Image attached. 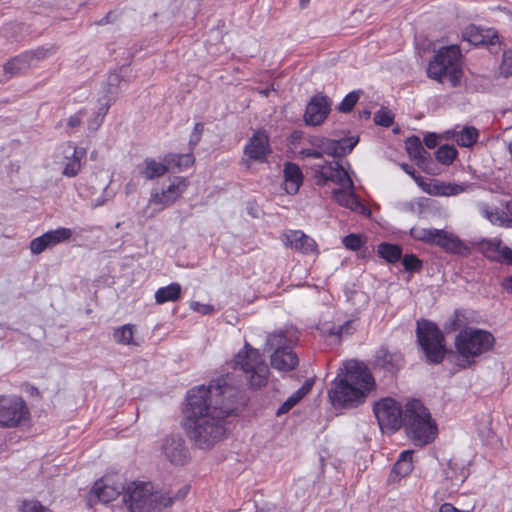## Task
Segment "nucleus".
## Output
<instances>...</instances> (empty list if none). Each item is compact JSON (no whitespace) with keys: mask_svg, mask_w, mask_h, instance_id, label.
<instances>
[{"mask_svg":"<svg viewBox=\"0 0 512 512\" xmlns=\"http://www.w3.org/2000/svg\"><path fill=\"white\" fill-rule=\"evenodd\" d=\"M377 252L388 263L394 264L402 257V248L397 244L383 242L378 245Z\"/></svg>","mask_w":512,"mask_h":512,"instance_id":"31","label":"nucleus"},{"mask_svg":"<svg viewBox=\"0 0 512 512\" xmlns=\"http://www.w3.org/2000/svg\"><path fill=\"white\" fill-rule=\"evenodd\" d=\"M189 183L185 177H175L167 189L161 193H152L150 202L161 205L173 204L187 189Z\"/></svg>","mask_w":512,"mask_h":512,"instance_id":"19","label":"nucleus"},{"mask_svg":"<svg viewBox=\"0 0 512 512\" xmlns=\"http://www.w3.org/2000/svg\"><path fill=\"white\" fill-rule=\"evenodd\" d=\"M194 161L195 159L192 153H169L164 157V162L168 165V171L170 169H178L179 171L186 170L194 164Z\"/></svg>","mask_w":512,"mask_h":512,"instance_id":"30","label":"nucleus"},{"mask_svg":"<svg viewBox=\"0 0 512 512\" xmlns=\"http://www.w3.org/2000/svg\"><path fill=\"white\" fill-rule=\"evenodd\" d=\"M484 215L493 225L512 228V225L509 223L511 219L509 218V213L506 208L505 210L499 208H487L484 210Z\"/></svg>","mask_w":512,"mask_h":512,"instance_id":"33","label":"nucleus"},{"mask_svg":"<svg viewBox=\"0 0 512 512\" xmlns=\"http://www.w3.org/2000/svg\"><path fill=\"white\" fill-rule=\"evenodd\" d=\"M405 171L408 174H410L418 183L420 182L419 180H422L421 176H416L414 169H412V168H411V170L408 169V165L405 166Z\"/></svg>","mask_w":512,"mask_h":512,"instance_id":"62","label":"nucleus"},{"mask_svg":"<svg viewBox=\"0 0 512 512\" xmlns=\"http://www.w3.org/2000/svg\"><path fill=\"white\" fill-rule=\"evenodd\" d=\"M168 172V165L163 161L157 162L152 158H146L143 161L142 168L140 170V174L146 180H153L165 175Z\"/></svg>","mask_w":512,"mask_h":512,"instance_id":"28","label":"nucleus"},{"mask_svg":"<svg viewBox=\"0 0 512 512\" xmlns=\"http://www.w3.org/2000/svg\"><path fill=\"white\" fill-rule=\"evenodd\" d=\"M21 512H54L53 510L43 506L38 500H23L20 506Z\"/></svg>","mask_w":512,"mask_h":512,"instance_id":"46","label":"nucleus"},{"mask_svg":"<svg viewBox=\"0 0 512 512\" xmlns=\"http://www.w3.org/2000/svg\"><path fill=\"white\" fill-rule=\"evenodd\" d=\"M462 38L474 46H495L500 44L498 32L494 28H485L470 24L462 31Z\"/></svg>","mask_w":512,"mask_h":512,"instance_id":"16","label":"nucleus"},{"mask_svg":"<svg viewBox=\"0 0 512 512\" xmlns=\"http://www.w3.org/2000/svg\"><path fill=\"white\" fill-rule=\"evenodd\" d=\"M403 422L408 437L416 446L431 443L437 435V425L420 400L412 399L406 403Z\"/></svg>","mask_w":512,"mask_h":512,"instance_id":"4","label":"nucleus"},{"mask_svg":"<svg viewBox=\"0 0 512 512\" xmlns=\"http://www.w3.org/2000/svg\"><path fill=\"white\" fill-rule=\"evenodd\" d=\"M285 342L286 338L283 333L274 334L269 338L270 346H276L271 355V366L276 370L288 372L298 366L299 359L292 347L286 345Z\"/></svg>","mask_w":512,"mask_h":512,"instance_id":"12","label":"nucleus"},{"mask_svg":"<svg viewBox=\"0 0 512 512\" xmlns=\"http://www.w3.org/2000/svg\"><path fill=\"white\" fill-rule=\"evenodd\" d=\"M299 154L303 158L320 159V158L323 157L322 151L316 149L315 147H313V148H303V149L300 150Z\"/></svg>","mask_w":512,"mask_h":512,"instance_id":"54","label":"nucleus"},{"mask_svg":"<svg viewBox=\"0 0 512 512\" xmlns=\"http://www.w3.org/2000/svg\"><path fill=\"white\" fill-rule=\"evenodd\" d=\"M312 382L307 380L296 392H294L290 398L295 400L297 404L303 397H305L312 389Z\"/></svg>","mask_w":512,"mask_h":512,"instance_id":"52","label":"nucleus"},{"mask_svg":"<svg viewBox=\"0 0 512 512\" xmlns=\"http://www.w3.org/2000/svg\"><path fill=\"white\" fill-rule=\"evenodd\" d=\"M373 412L382 430H398L404 421L402 406L391 397L381 398L373 405Z\"/></svg>","mask_w":512,"mask_h":512,"instance_id":"10","label":"nucleus"},{"mask_svg":"<svg viewBox=\"0 0 512 512\" xmlns=\"http://www.w3.org/2000/svg\"><path fill=\"white\" fill-rule=\"evenodd\" d=\"M438 512H471L470 510H460L451 503H443Z\"/></svg>","mask_w":512,"mask_h":512,"instance_id":"59","label":"nucleus"},{"mask_svg":"<svg viewBox=\"0 0 512 512\" xmlns=\"http://www.w3.org/2000/svg\"><path fill=\"white\" fill-rule=\"evenodd\" d=\"M505 208L508 210L509 218L511 219L509 223L512 225V200L506 203Z\"/></svg>","mask_w":512,"mask_h":512,"instance_id":"63","label":"nucleus"},{"mask_svg":"<svg viewBox=\"0 0 512 512\" xmlns=\"http://www.w3.org/2000/svg\"><path fill=\"white\" fill-rule=\"evenodd\" d=\"M335 201L346 208L355 212H363L366 210L357 195L351 190L335 189L333 191Z\"/></svg>","mask_w":512,"mask_h":512,"instance_id":"26","label":"nucleus"},{"mask_svg":"<svg viewBox=\"0 0 512 512\" xmlns=\"http://www.w3.org/2000/svg\"><path fill=\"white\" fill-rule=\"evenodd\" d=\"M29 55H25L24 53H21L20 55L14 57L10 61H8L4 65V72L6 75H9L10 77L17 75L21 73L22 71L28 69L31 67V64L28 60Z\"/></svg>","mask_w":512,"mask_h":512,"instance_id":"32","label":"nucleus"},{"mask_svg":"<svg viewBox=\"0 0 512 512\" xmlns=\"http://www.w3.org/2000/svg\"><path fill=\"white\" fill-rule=\"evenodd\" d=\"M46 233L42 234L39 237L34 238L30 242V250L31 253L34 255L41 254L43 251H45L47 248H51L49 244V240L47 239Z\"/></svg>","mask_w":512,"mask_h":512,"instance_id":"44","label":"nucleus"},{"mask_svg":"<svg viewBox=\"0 0 512 512\" xmlns=\"http://www.w3.org/2000/svg\"><path fill=\"white\" fill-rule=\"evenodd\" d=\"M438 229L436 228H420V229H412L411 235L414 239L418 241H422L427 244H433L435 236H437Z\"/></svg>","mask_w":512,"mask_h":512,"instance_id":"40","label":"nucleus"},{"mask_svg":"<svg viewBox=\"0 0 512 512\" xmlns=\"http://www.w3.org/2000/svg\"><path fill=\"white\" fill-rule=\"evenodd\" d=\"M344 247L351 251H358L364 245V240L358 234L351 233L342 239Z\"/></svg>","mask_w":512,"mask_h":512,"instance_id":"47","label":"nucleus"},{"mask_svg":"<svg viewBox=\"0 0 512 512\" xmlns=\"http://www.w3.org/2000/svg\"><path fill=\"white\" fill-rule=\"evenodd\" d=\"M416 337L428 364L443 362L447 354L446 339L434 322L426 319L417 321Z\"/></svg>","mask_w":512,"mask_h":512,"instance_id":"7","label":"nucleus"},{"mask_svg":"<svg viewBox=\"0 0 512 512\" xmlns=\"http://www.w3.org/2000/svg\"><path fill=\"white\" fill-rule=\"evenodd\" d=\"M181 297V286L177 282L170 283L167 286L160 287L155 292V302L164 304L166 302H175Z\"/></svg>","mask_w":512,"mask_h":512,"instance_id":"29","label":"nucleus"},{"mask_svg":"<svg viewBox=\"0 0 512 512\" xmlns=\"http://www.w3.org/2000/svg\"><path fill=\"white\" fill-rule=\"evenodd\" d=\"M134 326L131 324H125L117 327L113 331L114 341L122 345L133 344Z\"/></svg>","mask_w":512,"mask_h":512,"instance_id":"37","label":"nucleus"},{"mask_svg":"<svg viewBox=\"0 0 512 512\" xmlns=\"http://www.w3.org/2000/svg\"><path fill=\"white\" fill-rule=\"evenodd\" d=\"M462 54L458 45L441 47L429 61L427 75L438 83L457 87L463 77Z\"/></svg>","mask_w":512,"mask_h":512,"instance_id":"5","label":"nucleus"},{"mask_svg":"<svg viewBox=\"0 0 512 512\" xmlns=\"http://www.w3.org/2000/svg\"><path fill=\"white\" fill-rule=\"evenodd\" d=\"M81 113L82 111H79L78 113L70 116L67 121V125L71 128L79 127L82 123Z\"/></svg>","mask_w":512,"mask_h":512,"instance_id":"58","label":"nucleus"},{"mask_svg":"<svg viewBox=\"0 0 512 512\" xmlns=\"http://www.w3.org/2000/svg\"><path fill=\"white\" fill-rule=\"evenodd\" d=\"M72 230L66 227H59L46 232L51 247L68 241L72 237Z\"/></svg>","mask_w":512,"mask_h":512,"instance_id":"38","label":"nucleus"},{"mask_svg":"<svg viewBox=\"0 0 512 512\" xmlns=\"http://www.w3.org/2000/svg\"><path fill=\"white\" fill-rule=\"evenodd\" d=\"M457 156V150L450 145H442L435 152L436 160L444 165H450Z\"/></svg>","mask_w":512,"mask_h":512,"instance_id":"39","label":"nucleus"},{"mask_svg":"<svg viewBox=\"0 0 512 512\" xmlns=\"http://www.w3.org/2000/svg\"><path fill=\"white\" fill-rule=\"evenodd\" d=\"M54 52H55V48L54 47H50V48L40 47V48H37V49L32 50V51H26V52H24V54L25 55H29L28 56L29 63L31 64V66H33L38 61H40L42 59H45L48 55H51Z\"/></svg>","mask_w":512,"mask_h":512,"instance_id":"43","label":"nucleus"},{"mask_svg":"<svg viewBox=\"0 0 512 512\" xmlns=\"http://www.w3.org/2000/svg\"><path fill=\"white\" fill-rule=\"evenodd\" d=\"M496 344L494 335L485 329L466 327L461 329L454 339L456 353L462 360L461 368H469L477 359L491 352Z\"/></svg>","mask_w":512,"mask_h":512,"instance_id":"3","label":"nucleus"},{"mask_svg":"<svg viewBox=\"0 0 512 512\" xmlns=\"http://www.w3.org/2000/svg\"><path fill=\"white\" fill-rule=\"evenodd\" d=\"M501 262H504L508 265H512V249L509 247H504L502 250V258Z\"/></svg>","mask_w":512,"mask_h":512,"instance_id":"60","label":"nucleus"},{"mask_svg":"<svg viewBox=\"0 0 512 512\" xmlns=\"http://www.w3.org/2000/svg\"><path fill=\"white\" fill-rule=\"evenodd\" d=\"M375 388V378L368 366L350 360L332 381L328 398L336 409H352L362 405Z\"/></svg>","mask_w":512,"mask_h":512,"instance_id":"2","label":"nucleus"},{"mask_svg":"<svg viewBox=\"0 0 512 512\" xmlns=\"http://www.w3.org/2000/svg\"><path fill=\"white\" fill-rule=\"evenodd\" d=\"M413 470V451L405 450L399 455L398 460L394 464L389 480L391 482H398L402 478L408 476Z\"/></svg>","mask_w":512,"mask_h":512,"instance_id":"25","label":"nucleus"},{"mask_svg":"<svg viewBox=\"0 0 512 512\" xmlns=\"http://www.w3.org/2000/svg\"><path fill=\"white\" fill-rule=\"evenodd\" d=\"M327 140V137L323 136H313L309 139V143L315 147L316 149L323 152L325 141Z\"/></svg>","mask_w":512,"mask_h":512,"instance_id":"57","label":"nucleus"},{"mask_svg":"<svg viewBox=\"0 0 512 512\" xmlns=\"http://www.w3.org/2000/svg\"><path fill=\"white\" fill-rule=\"evenodd\" d=\"M402 357L398 353H391L386 348H381L376 354V364L390 373L398 371Z\"/></svg>","mask_w":512,"mask_h":512,"instance_id":"27","label":"nucleus"},{"mask_svg":"<svg viewBox=\"0 0 512 512\" xmlns=\"http://www.w3.org/2000/svg\"><path fill=\"white\" fill-rule=\"evenodd\" d=\"M284 189L287 194L295 195L304 182L300 166L294 162H285L283 167Z\"/></svg>","mask_w":512,"mask_h":512,"instance_id":"22","label":"nucleus"},{"mask_svg":"<svg viewBox=\"0 0 512 512\" xmlns=\"http://www.w3.org/2000/svg\"><path fill=\"white\" fill-rule=\"evenodd\" d=\"M191 309L203 315H208L214 312V307L210 304H202L200 302H192Z\"/></svg>","mask_w":512,"mask_h":512,"instance_id":"53","label":"nucleus"},{"mask_svg":"<svg viewBox=\"0 0 512 512\" xmlns=\"http://www.w3.org/2000/svg\"><path fill=\"white\" fill-rule=\"evenodd\" d=\"M374 119L377 124L384 127H389L393 124V116L389 111H378Z\"/></svg>","mask_w":512,"mask_h":512,"instance_id":"51","label":"nucleus"},{"mask_svg":"<svg viewBox=\"0 0 512 512\" xmlns=\"http://www.w3.org/2000/svg\"><path fill=\"white\" fill-rule=\"evenodd\" d=\"M125 487L120 482H115L111 477H103L96 481L91 494L95 495L103 503H109L115 500Z\"/></svg>","mask_w":512,"mask_h":512,"instance_id":"20","label":"nucleus"},{"mask_svg":"<svg viewBox=\"0 0 512 512\" xmlns=\"http://www.w3.org/2000/svg\"><path fill=\"white\" fill-rule=\"evenodd\" d=\"M85 155V149L74 147L73 157L66 163L63 169V175L67 177H75L78 175L81 170V159L85 157Z\"/></svg>","mask_w":512,"mask_h":512,"instance_id":"34","label":"nucleus"},{"mask_svg":"<svg viewBox=\"0 0 512 512\" xmlns=\"http://www.w3.org/2000/svg\"><path fill=\"white\" fill-rule=\"evenodd\" d=\"M332 101L331 99L318 93L311 97L307 103L304 120L310 126L321 125L331 112Z\"/></svg>","mask_w":512,"mask_h":512,"instance_id":"15","label":"nucleus"},{"mask_svg":"<svg viewBox=\"0 0 512 512\" xmlns=\"http://www.w3.org/2000/svg\"><path fill=\"white\" fill-rule=\"evenodd\" d=\"M312 171L315 183L320 187L332 182L342 187L353 188V181L339 162L325 161L323 164H315Z\"/></svg>","mask_w":512,"mask_h":512,"instance_id":"11","label":"nucleus"},{"mask_svg":"<svg viewBox=\"0 0 512 512\" xmlns=\"http://www.w3.org/2000/svg\"><path fill=\"white\" fill-rule=\"evenodd\" d=\"M123 500L131 512H156L173 503L168 494L154 491L151 482L141 481L131 482L125 487Z\"/></svg>","mask_w":512,"mask_h":512,"instance_id":"6","label":"nucleus"},{"mask_svg":"<svg viewBox=\"0 0 512 512\" xmlns=\"http://www.w3.org/2000/svg\"><path fill=\"white\" fill-rule=\"evenodd\" d=\"M358 143V138H342L334 140L327 138L325 141L323 155L326 154L332 157H344L352 152Z\"/></svg>","mask_w":512,"mask_h":512,"instance_id":"23","label":"nucleus"},{"mask_svg":"<svg viewBox=\"0 0 512 512\" xmlns=\"http://www.w3.org/2000/svg\"><path fill=\"white\" fill-rule=\"evenodd\" d=\"M122 82V76L119 73L112 72L107 76V80L103 86V96L99 98V108L95 119L88 124L89 129L95 131L101 125L104 117L109 111L110 106L116 101L119 86Z\"/></svg>","mask_w":512,"mask_h":512,"instance_id":"13","label":"nucleus"},{"mask_svg":"<svg viewBox=\"0 0 512 512\" xmlns=\"http://www.w3.org/2000/svg\"><path fill=\"white\" fill-rule=\"evenodd\" d=\"M501 286L507 293L512 294V276L504 278Z\"/></svg>","mask_w":512,"mask_h":512,"instance_id":"61","label":"nucleus"},{"mask_svg":"<svg viewBox=\"0 0 512 512\" xmlns=\"http://www.w3.org/2000/svg\"><path fill=\"white\" fill-rule=\"evenodd\" d=\"M432 245L438 246L449 254L460 256H468L470 254V248L464 241L457 235L441 229H438L437 236H435Z\"/></svg>","mask_w":512,"mask_h":512,"instance_id":"17","label":"nucleus"},{"mask_svg":"<svg viewBox=\"0 0 512 512\" xmlns=\"http://www.w3.org/2000/svg\"><path fill=\"white\" fill-rule=\"evenodd\" d=\"M467 324L466 312L462 309H456L449 321L448 328L456 331Z\"/></svg>","mask_w":512,"mask_h":512,"instance_id":"45","label":"nucleus"},{"mask_svg":"<svg viewBox=\"0 0 512 512\" xmlns=\"http://www.w3.org/2000/svg\"><path fill=\"white\" fill-rule=\"evenodd\" d=\"M203 131L204 124L201 122L196 123L189 139V145L191 146L192 149L200 142Z\"/></svg>","mask_w":512,"mask_h":512,"instance_id":"50","label":"nucleus"},{"mask_svg":"<svg viewBox=\"0 0 512 512\" xmlns=\"http://www.w3.org/2000/svg\"><path fill=\"white\" fill-rule=\"evenodd\" d=\"M407 152L409 156L414 159H421L423 158V154L426 153L420 139L416 136H413L408 139Z\"/></svg>","mask_w":512,"mask_h":512,"instance_id":"41","label":"nucleus"},{"mask_svg":"<svg viewBox=\"0 0 512 512\" xmlns=\"http://www.w3.org/2000/svg\"><path fill=\"white\" fill-rule=\"evenodd\" d=\"M479 138V131L473 127L463 128L456 136L457 144L461 147L473 146Z\"/></svg>","mask_w":512,"mask_h":512,"instance_id":"36","label":"nucleus"},{"mask_svg":"<svg viewBox=\"0 0 512 512\" xmlns=\"http://www.w3.org/2000/svg\"><path fill=\"white\" fill-rule=\"evenodd\" d=\"M29 417V408L21 396L0 395V428H16Z\"/></svg>","mask_w":512,"mask_h":512,"instance_id":"9","label":"nucleus"},{"mask_svg":"<svg viewBox=\"0 0 512 512\" xmlns=\"http://www.w3.org/2000/svg\"><path fill=\"white\" fill-rule=\"evenodd\" d=\"M423 142L429 149H434L438 145V137L435 133H428L424 136Z\"/></svg>","mask_w":512,"mask_h":512,"instance_id":"55","label":"nucleus"},{"mask_svg":"<svg viewBox=\"0 0 512 512\" xmlns=\"http://www.w3.org/2000/svg\"><path fill=\"white\" fill-rule=\"evenodd\" d=\"M359 100V92L352 91L348 93L338 105V111L341 113H349L353 110Z\"/></svg>","mask_w":512,"mask_h":512,"instance_id":"42","label":"nucleus"},{"mask_svg":"<svg viewBox=\"0 0 512 512\" xmlns=\"http://www.w3.org/2000/svg\"><path fill=\"white\" fill-rule=\"evenodd\" d=\"M163 451L167 459L174 465H184L189 459V451L181 436L167 437L163 444Z\"/></svg>","mask_w":512,"mask_h":512,"instance_id":"21","label":"nucleus"},{"mask_svg":"<svg viewBox=\"0 0 512 512\" xmlns=\"http://www.w3.org/2000/svg\"><path fill=\"white\" fill-rule=\"evenodd\" d=\"M270 152L269 136L262 129L255 131L244 147V154L257 161L264 160Z\"/></svg>","mask_w":512,"mask_h":512,"instance_id":"18","label":"nucleus"},{"mask_svg":"<svg viewBox=\"0 0 512 512\" xmlns=\"http://www.w3.org/2000/svg\"><path fill=\"white\" fill-rule=\"evenodd\" d=\"M505 246L502 245L501 239L493 238L484 240L482 242V249L485 255L491 260L501 262L502 250Z\"/></svg>","mask_w":512,"mask_h":512,"instance_id":"35","label":"nucleus"},{"mask_svg":"<svg viewBox=\"0 0 512 512\" xmlns=\"http://www.w3.org/2000/svg\"><path fill=\"white\" fill-rule=\"evenodd\" d=\"M186 401L183 428L197 448L207 450L224 439L227 417L239 405H246L247 397L242 385L232 383V377L225 375L208 386L191 388Z\"/></svg>","mask_w":512,"mask_h":512,"instance_id":"1","label":"nucleus"},{"mask_svg":"<svg viewBox=\"0 0 512 512\" xmlns=\"http://www.w3.org/2000/svg\"><path fill=\"white\" fill-rule=\"evenodd\" d=\"M280 240L285 247L291 248L301 254L319 255L317 242L302 230H286L281 234Z\"/></svg>","mask_w":512,"mask_h":512,"instance_id":"14","label":"nucleus"},{"mask_svg":"<svg viewBox=\"0 0 512 512\" xmlns=\"http://www.w3.org/2000/svg\"><path fill=\"white\" fill-rule=\"evenodd\" d=\"M296 405L295 400L290 397L278 408L276 415L280 416L289 412Z\"/></svg>","mask_w":512,"mask_h":512,"instance_id":"56","label":"nucleus"},{"mask_svg":"<svg viewBox=\"0 0 512 512\" xmlns=\"http://www.w3.org/2000/svg\"><path fill=\"white\" fill-rule=\"evenodd\" d=\"M500 69L504 76L512 75V51H504Z\"/></svg>","mask_w":512,"mask_h":512,"instance_id":"49","label":"nucleus"},{"mask_svg":"<svg viewBox=\"0 0 512 512\" xmlns=\"http://www.w3.org/2000/svg\"><path fill=\"white\" fill-rule=\"evenodd\" d=\"M419 184L423 187L425 192L435 196H455L465 191L463 185L438 180H433L429 184L421 181Z\"/></svg>","mask_w":512,"mask_h":512,"instance_id":"24","label":"nucleus"},{"mask_svg":"<svg viewBox=\"0 0 512 512\" xmlns=\"http://www.w3.org/2000/svg\"><path fill=\"white\" fill-rule=\"evenodd\" d=\"M234 368H239L245 374L252 388H261L268 382L269 368L259 350L249 343L235 355Z\"/></svg>","mask_w":512,"mask_h":512,"instance_id":"8","label":"nucleus"},{"mask_svg":"<svg viewBox=\"0 0 512 512\" xmlns=\"http://www.w3.org/2000/svg\"><path fill=\"white\" fill-rule=\"evenodd\" d=\"M310 0H300V6L302 8L306 7L308 5Z\"/></svg>","mask_w":512,"mask_h":512,"instance_id":"64","label":"nucleus"},{"mask_svg":"<svg viewBox=\"0 0 512 512\" xmlns=\"http://www.w3.org/2000/svg\"><path fill=\"white\" fill-rule=\"evenodd\" d=\"M402 265L408 272H416L421 270L422 261L415 254H406L402 258Z\"/></svg>","mask_w":512,"mask_h":512,"instance_id":"48","label":"nucleus"}]
</instances>
